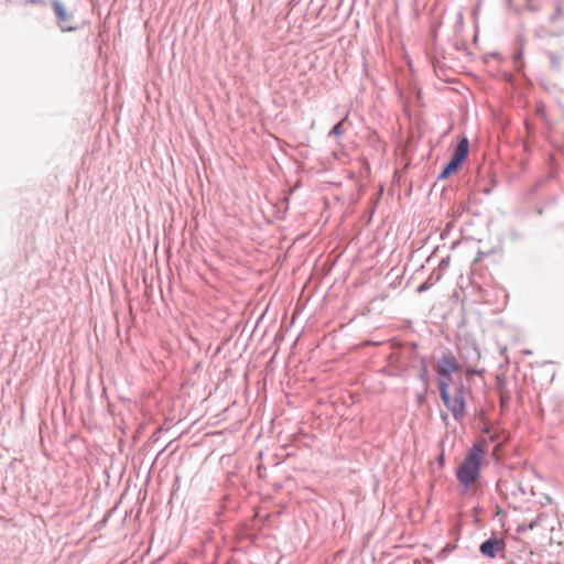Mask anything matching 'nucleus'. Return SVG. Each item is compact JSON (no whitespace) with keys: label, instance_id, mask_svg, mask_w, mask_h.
Segmentation results:
<instances>
[{"label":"nucleus","instance_id":"f257e3e1","mask_svg":"<svg viewBox=\"0 0 564 564\" xmlns=\"http://www.w3.org/2000/svg\"><path fill=\"white\" fill-rule=\"evenodd\" d=\"M484 455L485 451L479 445L475 444L468 449L456 470L457 480L464 488L471 486L480 476Z\"/></svg>","mask_w":564,"mask_h":564},{"label":"nucleus","instance_id":"f03ea898","mask_svg":"<svg viewBox=\"0 0 564 564\" xmlns=\"http://www.w3.org/2000/svg\"><path fill=\"white\" fill-rule=\"evenodd\" d=\"M469 152V141L464 137L456 145L449 161L444 166L438 175V180H445L459 169L462 163L466 160Z\"/></svg>","mask_w":564,"mask_h":564},{"label":"nucleus","instance_id":"7ed1b4c3","mask_svg":"<svg viewBox=\"0 0 564 564\" xmlns=\"http://www.w3.org/2000/svg\"><path fill=\"white\" fill-rule=\"evenodd\" d=\"M441 399L446 409L452 413L456 421H462L466 415V400L455 398L449 394L448 381L442 380L440 383Z\"/></svg>","mask_w":564,"mask_h":564},{"label":"nucleus","instance_id":"20e7f679","mask_svg":"<svg viewBox=\"0 0 564 564\" xmlns=\"http://www.w3.org/2000/svg\"><path fill=\"white\" fill-rule=\"evenodd\" d=\"M506 541L503 539L491 535L479 545V552L482 556L495 558L498 555H503L506 552Z\"/></svg>","mask_w":564,"mask_h":564},{"label":"nucleus","instance_id":"39448f33","mask_svg":"<svg viewBox=\"0 0 564 564\" xmlns=\"http://www.w3.org/2000/svg\"><path fill=\"white\" fill-rule=\"evenodd\" d=\"M52 9L56 15L57 25L62 32H73L76 26L70 23L73 21V14L67 12L66 8L59 0H52Z\"/></svg>","mask_w":564,"mask_h":564},{"label":"nucleus","instance_id":"423d86ee","mask_svg":"<svg viewBox=\"0 0 564 564\" xmlns=\"http://www.w3.org/2000/svg\"><path fill=\"white\" fill-rule=\"evenodd\" d=\"M460 369V366L449 349L443 351L442 357L437 361L436 372L438 377H448L453 372H457Z\"/></svg>","mask_w":564,"mask_h":564},{"label":"nucleus","instance_id":"0eeeda50","mask_svg":"<svg viewBox=\"0 0 564 564\" xmlns=\"http://www.w3.org/2000/svg\"><path fill=\"white\" fill-rule=\"evenodd\" d=\"M417 377L422 382V386H430V373L425 357H421L420 359V371Z\"/></svg>","mask_w":564,"mask_h":564},{"label":"nucleus","instance_id":"6e6552de","mask_svg":"<svg viewBox=\"0 0 564 564\" xmlns=\"http://www.w3.org/2000/svg\"><path fill=\"white\" fill-rule=\"evenodd\" d=\"M430 386H422V390L416 393V402L419 405H423L426 401V394Z\"/></svg>","mask_w":564,"mask_h":564},{"label":"nucleus","instance_id":"1a4fd4ad","mask_svg":"<svg viewBox=\"0 0 564 564\" xmlns=\"http://www.w3.org/2000/svg\"><path fill=\"white\" fill-rule=\"evenodd\" d=\"M455 398L465 399V388L462 381L455 386L454 395Z\"/></svg>","mask_w":564,"mask_h":564},{"label":"nucleus","instance_id":"9d476101","mask_svg":"<svg viewBox=\"0 0 564 564\" xmlns=\"http://www.w3.org/2000/svg\"><path fill=\"white\" fill-rule=\"evenodd\" d=\"M344 134L343 121L336 123L329 132V135L340 137Z\"/></svg>","mask_w":564,"mask_h":564},{"label":"nucleus","instance_id":"9b49d317","mask_svg":"<svg viewBox=\"0 0 564 564\" xmlns=\"http://www.w3.org/2000/svg\"><path fill=\"white\" fill-rule=\"evenodd\" d=\"M433 284H434V282L431 281V279H426L425 282H423L421 285L417 286L416 292L423 293V292L427 291Z\"/></svg>","mask_w":564,"mask_h":564},{"label":"nucleus","instance_id":"f8f14e48","mask_svg":"<svg viewBox=\"0 0 564 564\" xmlns=\"http://www.w3.org/2000/svg\"><path fill=\"white\" fill-rule=\"evenodd\" d=\"M551 62H552V65L554 68H558L560 67V62H558V58L556 57L555 53L553 52H549L547 53Z\"/></svg>","mask_w":564,"mask_h":564},{"label":"nucleus","instance_id":"ddd939ff","mask_svg":"<svg viewBox=\"0 0 564 564\" xmlns=\"http://www.w3.org/2000/svg\"><path fill=\"white\" fill-rule=\"evenodd\" d=\"M427 279L436 283L442 279V274L440 272H432Z\"/></svg>","mask_w":564,"mask_h":564},{"label":"nucleus","instance_id":"4468645a","mask_svg":"<svg viewBox=\"0 0 564 564\" xmlns=\"http://www.w3.org/2000/svg\"><path fill=\"white\" fill-rule=\"evenodd\" d=\"M448 263H449L448 259H442L440 261L438 269H441V270L446 269L448 267Z\"/></svg>","mask_w":564,"mask_h":564},{"label":"nucleus","instance_id":"2eb2a0df","mask_svg":"<svg viewBox=\"0 0 564 564\" xmlns=\"http://www.w3.org/2000/svg\"><path fill=\"white\" fill-rule=\"evenodd\" d=\"M442 380L448 381V386H449L451 381H452V375L448 377H438V384L442 382Z\"/></svg>","mask_w":564,"mask_h":564},{"label":"nucleus","instance_id":"dca6fc26","mask_svg":"<svg viewBox=\"0 0 564 564\" xmlns=\"http://www.w3.org/2000/svg\"><path fill=\"white\" fill-rule=\"evenodd\" d=\"M525 530H528V525L520 524V525L518 527V530H517V531H518L519 533H522V532H524Z\"/></svg>","mask_w":564,"mask_h":564},{"label":"nucleus","instance_id":"f3484780","mask_svg":"<svg viewBox=\"0 0 564 564\" xmlns=\"http://www.w3.org/2000/svg\"><path fill=\"white\" fill-rule=\"evenodd\" d=\"M467 373H469V375H479V373H480V371H479V370H477V369H468V370H467Z\"/></svg>","mask_w":564,"mask_h":564},{"label":"nucleus","instance_id":"a211bd4d","mask_svg":"<svg viewBox=\"0 0 564 564\" xmlns=\"http://www.w3.org/2000/svg\"><path fill=\"white\" fill-rule=\"evenodd\" d=\"M536 524H538V522H536V521H532V522H530V523L528 524V529H529V530H532V529H534V528L536 527Z\"/></svg>","mask_w":564,"mask_h":564},{"label":"nucleus","instance_id":"6ab92c4d","mask_svg":"<svg viewBox=\"0 0 564 564\" xmlns=\"http://www.w3.org/2000/svg\"><path fill=\"white\" fill-rule=\"evenodd\" d=\"M508 400H509V397H506V395H503V394H502V395H501V398H500V401H501V404H502V405H503L505 403H507V402H508Z\"/></svg>","mask_w":564,"mask_h":564},{"label":"nucleus","instance_id":"aec40b11","mask_svg":"<svg viewBox=\"0 0 564 564\" xmlns=\"http://www.w3.org/2000/svg\"><path fill=\"white\" fill-rule=\"evenodd\" d=\"M454 547H455L454 545H453V546H452V545H446V546L443 549V551H442V552H444V553H445V552H451Z\"/></svg>","mask_w":564,"mask_h":564},{"label":"nucleus","instance_id":"412c9836","mask_svg":"<svg viewBox=\"0 0 564 564\" xmlns=\"http://www.w3.org/2000/svg\"><path fill=\"white\" fill-rule=\"evenodd\" d=\"M30 3L44 4V0H29Z\"/></svg>","mask_w":564,"mask_h":564},{"label":"nucleus","instance_id":"4be33fe9","mask_svg":"<svg viewBox=\"0 0 564 564\" xmlns=\"http://www.w3.org/2000/svg\"><path fill=\"white\" fill-rule=\"evenodd\" d=\"M561 12V9L560 8H556V11H555V15H558Z\"/></svg>","mask_w":564,"mask_h":564},{"label":"nucleus","instance_id":"5701e85b","mask_svg":"<svg viewBox=\"0 0 564 564\" xmlns=\"http://www.w3.org/2000/svg\"><path fill=\"white\" fill-rule=\"evenodd\" d=\"M412 348L416 349L417 348V344L416 343H412Z\"/></svg>","mask_w":564,"mask_h":564}]
</instances>
